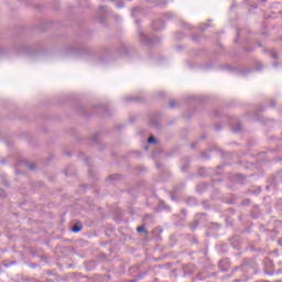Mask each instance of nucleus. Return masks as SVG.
<instances>
[{"instance_id": "1", "label": "nucleus", "mask_w": 282, "mask_h": 282, "mask_svg": "<svg viewBox=\"0 0 282 282\" xmlns=\"http://www.w3.org/2000/svg\"><path fill=\"white\" fill-rule=\"evenodd\" d=\"M82 228H83V227H80V226H78V225H75V226H73L72 230H73L74 232H80Z\"/></svg>"}, {"instance_id": "2", "label": "nucleus", "mask_w": 282, "mask_h": 282, "mask_svg": "<svg viewBox=\"0 0 282 282\" xmlns=\"http://www.w3.org/2000/svg\"><path fill=\"white\" fill-rule=\"evenodd\" d=\"M148 142H149L150 144H155V138L150 137L149 140H148Z\"/></svg>"}, {"instance_id": "3", "label": "nucleus", "mask_w": 282, "mask_h": 282, "mask_svg": "<svg viewBox=\"0 0 282 282\" xmlns=\"http://www.w3.org/2000/svg\"><path fill=\"white\" fill-rule=\"evenodd\" d=\"M137 232H144V227H142V226L138 227Z\"/></svg>"}, {"instance_id": "4", "label": "nucleus", "mask_w": 282, "mask_h": 282, "mask_svg": "<svg viewBox=\"0 0 282 282\" xmlns=\"http://www.w3.org/2000/svg\"><path fill=\"white\" fill-rule=\"evenodd\" d=\"M171 107H174V105H173V104H171Z\"/></svg>"}]
</instances>
